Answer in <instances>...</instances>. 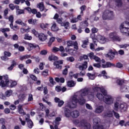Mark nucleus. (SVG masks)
Listing matches in <instances>:
<instances>
[{"mask_svg": "<svg viewBox=\"0 0 129 129\" xmlns=\"http://www.w3.org/2000/svg\"><path fill=\"white\" fill-rule=\"evenodd\" d=\"M101 73L103 74V77L104 79H108L110 78L109 76H107V74H106L105 71H102Z\"/></svg>", "mask_w": 129, "mask_h": 129, "instance_id": "obj_41", "label": "nucleus"}, {"mask_svg": "<svg viewBox=\"0 0 129 129\" xmlns=\"http://www.w3.org/2000/svg\"><path fill=\"white\" fill-rule=\"evenodd\" d=\"M100 122V118H95L93 120V129H103V126L102 125L99 124Z\"/></svg>", "mask_w": 129, "mask_h": 129, "instance_id": "obj_6", "label": "nucleus"}, {"mask_svg": "<svg viewBox=\"0 0 129 129\" xmlns=\"http://www.w3.org/2000/svg\"><path fill=\"white\" fill-rule=\"evenodd\" d=\"M104 108L102 106H99L95 110V113H101L103 111Z\"/></svg>", "mask_w": 129, "mask_h": 129, "instance_id": "obj_19", "label": "nucleus"}, {"mask_svg": "<svg viewBox=\"0 0 129 129\" xmlns=\"http://www.w3.org/2000/svg\"><path fill=\"white\" fill-rule=\"evenodd\" d=\"M51 30L52 32H57L59 30V28L57 26V24L55 23H53L51 26Z\"/></svg>", "mask_w": 129, "mask_h": 129, "instance_id": "obj_24", "label": "nucleus"}, {"mask_svg": "<svg viewBox=\"0 0 129 129\" xmlns=\"http://www.w3.org/2000/svg\"><path fill=\"white\" fill-rule=\"evenodd\" d=\"M12 56V53L5 51L4 52V56H1V58L3 61H8L9 60L8 57H11Z\"/></svg>", "mask_w": 129, "mask_h": 129, "instance_id": "obj_11", "label": "nucleus"}, {"mask_svg": "<svg viewBox=\"0 0 129 129\" xmlns=\"http://www.w3.org/2000/svg\"><path fill=\"white\" fill-rule=\"evenodd\" d=\"M49 26H50V24L48 23H42L40 24V27L41 29H43V30H45V29H48V28H49Z\"/></svg>", "mask_w": 129, "mask_h": 129, "instance_id": "obj_28", "label": "nucleus"}, {"mask_svg": "<svg viewBox=\"0 0 129 129\" xmlns=\"http://www.w3.org/2000/svg\"><path fill=\"white\" fill-rule=\"evenodd\" d=\"M67 61H70V62H74L75 59L73 56L69 57L67 58Z\"/></svg>", "mask_w": 129, "mask_h": 129, "instance_id": "obj_56", "label": "nucleus"}, {"mask_svg": "<svg viewBox=\"0 0 129 129\" xmlns=\"http://www.w3.org/2000/svg\"><path fill=\"white\" fill-rule=\"evenodd\" d=\"M9 83H11V85H8V86H9V87H15V86H16L17 84V82L16 81H9Z\"/></svg>", "mask_w": 129, "mask_h": 129, "instance_id": "obj_39", "label": "nucleus"}, {"mask_svg": "<svg viewBox=\"0 0 129 129\" xmlns=\"http://www.w3.org/2000/svg\"><path fill=\"white\" fill-rule=\"evenodd\" d=\"M68 68H70V66H66V68L62 71L63 75H67V74L68 73Z\"/></svg>", "mask_w": 129, "mask_h": 129, "instance_id": "obj_43", "label": "nucleus"}, {"mask_svg": "<svg viewBox=\"0 0 129 129\" xmlns=\"http://www.w3.org/2000/svg\"><path fill=\"white\" fill-rule=\"evenodd\" d=\"M10 83V80H9V77L7 76V79H4L0 82V86L1 87H7L9 86Z\"/></svg>", "mask_w": 129, "mask_h": 129, "instance_id": "obj_9", "label": "nucleus"}, {"mask_svg": "<svg viewBox=\"0 0 129 129\" xmlns=\"http://www.w3.org/2000/svg\"><path fill=\"white\" fill-rule=\"evenodd\" d=\"M29 58H31V55H25L23 56H20V60L23 61V60H26V59H29Z\"/></svg>", "mask_w": 129, "mask_h": 129, "instance_id": "obj_32", "label": "nucleus"}, {"mask_svg": "<svg viewBox=\"0 0 129 129\" xmlns=\"http://www.w3.org/2000/svg\"><path fill=\"white\" fill-rule=\"evenodd\" d=\"M106 57L110 59H113L114 58V52L112 50H109V52L106 55Z\"/></svg>", "mask_w": 129, "mask_h": 129, "instance_id": "obj_23", "label": "nucleus"}, {"mask_svg": "<svg viewBox=\"0 0 129 129\" xmlns=\"http://www.w3.org/2000/svg\"><path fill=\"white\" fill-rule=\"evenodd\" d=\"M74 41H69L67 42V45L68 47H73Z\"/></svg>", "mask_w": 129, "mask_h": 129, "instance_id": "obj_52", "label": "nucleus"}, {"mask_svg": "<svg viewBox=\"0 0 129 129\" xmlns=\"http://www.w3.org/2000/svg\"><path fill=\"white\" fill-rule=\"evenodd\" d=\"M85 75V72H81L80 73L75 74H73V72H70L69 73V76L71 77V78H72V77H74L75 78H78V77H80V76H84Z\"/></svg>", "mask_w": 129, "mask_h": 129, "instance_id": "obj_12", "label": "nucleus"}, {"mask_svg": "<svg viewBox=\"0 0 129 129\" xmlns=\"http://www.w3.org/2000/svg\"><path fill=\"white\" fill-rule=\"evenodd\" d=\"M113 113H114V111H107L103 113L102 116L103 117H111L113 116Z\"/></svg>", "mask_w": 129, "mask_h": 129, "instance_id": "obj_14", "label": "nucleus"}, {"mask_svg": "<svg viewBox=\"0 0 129 129\" xmlns=\"http://www.w3.org/2000/svg\"><path fill=\"white\" fill-rule=\"evenodd\" d=\"M120 49H126L127 47H129V44H124L119 45Z\"/></svg>", "mask_w": 129, "mask_h": 129, "instance_id": "obj_47", "label": "nucleus"}, {"mask_svg": "<svg viewBox=\"0 0 129 129\" xmlns=\"http://www.w3.org/2000/svg\"><path fill=\"white\" fill-rule=\"evenodd\" d=\"M80 124H81V126H82L85 129H91V124L88 123L86 120L83 119L82 120Z\"/></svg>", "mask_w": 129, "mask_h": 129, "instance_id": "obj_7", "label": "nucleus"}, {"mask_svg": "<svg viewBox=\"0 0 129 129\" xmlns=\"http://www.w3.org/2000/svg\"><path fill=\"white\" fill-rule=\"evenodd\" d=\"M10 28L13 29L14 31H17L20 29V27L18 25H13V23L10 24Z\"/></svg>", "mask_w": 129, "mask_h": 129, "instance_id": "obj_37", "label": "nucleus"}, {"mask_svg": "<svg viewBox=\"0 0 129 129\" xmlns=\"http://www.w3.org/2000/svg\"><path fill=\"white\" fill-rule=\"evenodd\" d=\"M81 25V26H83V27H84L85 28L86 27H88V22H87V21H85L82 22Z\"/></svg>", "mask_w": 129, "mask_h": 129, "instance_id": "obj_53", "label": "nucleus"}, {"mask_svg": "<svg viewBox=\"0 0 129 129\" xmlns=\"http://www.w3.org/2000/svg\"><path fill=\"white\" fill-rule=\"evenodd\" d=\"M0 124H2V125L6 124V119L3 118H0Z\"/></svg>", "mask_w": 129, "mask_h": 129, "instance_id": "obj_62", "label": "nucleus"}, {"mask_svg": "<svg viewBox=\"0 0 129 129\" xmlns=\"http://www.w3.org/2000/svg\"><path fill=\"white\" fill-rule=\"evenodd\" d=\"M62 64H63V60H58L53 63L54 66L57 69H61L62 68V66H61Z\"/></svg>", "mask_w": 129, "mask_h": 129, "instance_id": "obj_15", "label": "nucleus"}, {"mask_svg": "<svg viewBox=\"0 0 129 129\" xmlns=\"http://www.w3.org/2000/svg\"><path fill=\"white\" fill-rule=\"evenodd\" d=\"M86 9V6H85V5H83L82 7H80V10H81V14H83V12H84V11H85Z\"/></svg>", "mask_w": 129, "mask_h": 129, "instance_id": "obj_54", "label": "nucleus"}, {"mask_svg": "<svg viewBox=\"0 0 129 129\" xmlns=\"http://www.w3.org/2000/svg\"><path fill=\"white\" fill-rule=\"evenodd\" d=\"M38 37H39L40 41H42V42L46 41V40L48 39V36L45 35L44 33H40L38 34Z\"/></svg>", "mask_w": 129, "mask_h": 129, "instance_id": "obj_16", "label": "nucleus"}, {"mask_svg": "<svg viewBox=\"0 0 129 129\" xmlns=\"http://www.w3.org/2000/svg\"><path fill=\"white\" fill-rule=\"evenodd\" d=\"M18 109L19 113H20L21 114H23V115H25V114H26V113L24 112V110L23 109V105H19Z\"/></svg>", "mask_w": 129, "mask_h": 129, "instance_id": "obj_25", "label": "nucleus"}, {"mask_svg": "<svg viewBox=\"0 0 129 129\" xmlns=\"http://www.w3.org/2000/svg\"><path fill=\"white\" fill-rule=\"evenodd\" d=\"M87 76L89 77V79H91V80H94L95 79V75L92 74L91 73H88Z\"/></svg>", "mask_w": 129, "mask_h": 129, "instance_id": "obj_44", "label": "nucleus"}, {"mask_svg": "<svg viewBox=\"0 0 129 129\" xmlns=\"http://www.w3.org/2000/svg\"><path fill=\"white\" fill-rule=\"evenodd\" d=\"M70 20H71V23H77L78 22V19L77 18H73V15H71V16L69 17Z\"/></svg>", "mask_w": 129, "mask_h": 129, "instance_id": "obj_29", "label": "nucleus"}, {"mask_svg": "<svg viewBox=\"0 0 129 129\" xmlns=\"http://www.w3.org/2000/svg\"><path fill=\"white\" fill-rule=\"evenodd\" d=\"M61 121V118L57 117L55 118V120L53 122V125H59V121Z\"/></svg>", "mask_w": 129, "mask_h": 129, "instance_id": "obj_31", "label": "nucleus"}, {"mask_svg": "<svg viewBox=\"0 0 129 129\" xmlns=\"http://www.w3.org/2000/svg\"><path fill=\"white\" fill-rule=\"evenodd\" d=\"M28 49L29 51H30V50H33V49H40V47H39L38 45H37L35 44H32V43H29L28 44Z\"/></svg>", "mask_w": 129, "mask_h": 129, "instance_id": "obj_17", "label": "nucleus"}, {"mask_svg": "<svg viewBox=\"0 0 129 129\" xmlns=\"http://www.w3.org/2000/svg\"><path fill=\"white\" fill-rule=\"evenodd\" d=\"M49 71H48V70H45V71H44L42 72V75L43 76H48L49 73H48Z\"/></svg>", "mask_w": 129, "mask_h": 129, "instance_id": "obj_59", "label": "nucleus"}, {"mask_svg": "<svg viewBox=\"0 0 129 129\" xmlns=\"http://www.w3.org/2000/svg\"><path fill=\"white\" fill-rule=\"evenodd\" d=\"M16 65H17V62H16L15 60H13L12 64L9 68H8V70H10V71L13 70V69L14 68V67H15V66H16Z\"/></svg>", "mask_w": 129, "mask_h": 129, "instance_id": "obj_42", "label": "nucleus"}, {"mask_svg": "<svg viewBox=\"0 0 129 129\" xmlns=\"http://www.w3.org/2000/svg\"><path fill=\"white\" fill-rule=\"evenodd\" d=\"M25 119L27 123V126L29 128H32L34 126V123L32 120L30 119V114H27L26 116Z\"/></svg>", "mask_w": 129, "mask_h": 129, "instance_id": "obj_10", "label": "nucleus"}, {"mask_svg": "<svg viewBox=\"0 0 129 129\" xmlns=\"http://www.w3.org/2000/svg\"><path fill=\"white\" fill-rule=\"evenodd\" d=\"M18 39H19V36H18L17 35L14 34V35H13L12 39L13 40V41H18Z\"/></svg>", "mask_w": 129, "mask_h": 129, "instance_id": "obj_60", "label": "nucleus"}, {"mask_svg": "<svg viewBox=\"0 0 129 129\" xmlns=\"http://www.w3.org/2000/svg\"><path fill=\"white\" fill-rule=\"evenodd\" d=\"M28 23L31 25H36V24H37V20L31 19L28 20Z\"/></svg>", "mask_w": 129, "mask_h": 129, "instance_id": "obj_45", "label": "nucleus"}, {"mask_svg": "<svg viewBox=\"0 0 129 129\" xmlns=\"http://www.w3.org/2000/svg\"><path fill=\"white\" fill-rule=\"evenodd\" d=\"M0 30L2 33H4V34H5V33L6 32H10V31H11L9 28H1Z\"/></svg>", "mask_w": 129, "mask_h": 129, "instance_id": "obj_49", "label": "nucleus"}, {"mask_svg": "<svg viewBox=\"0 0 129 129\" xmlns=\"http://www.w3.org/2000/svg\"><path fill=\"white\" fill-rule=\"evenodd\" d=\"M93 90L95 91H101L103 93L104 96H105V99H104V102L106 104H112L114 101V97L111 96V95H107V92L106 90H104L103 88L96 87L93 89Z\"/></svg>", "mask_w": 129, "mask_h": 129, "instance_id": "obj_3", "label": "nucleus"}, {"mask_svg": "<svg viewBox=\"0 0 129 129\" xmlns=\"http://www.w3.org/2000/svg\"><path fill=\"white\" fill-rule=\"evenodd\" d=\"M55 80L56 82H60L61 83H64V82H65V79H64V78H55Z\"/></svg>", "mask_w": 129, "mask_h": 129, "instance_id": "obj_38", "label": "nucleus"}, {"mask_svg": "<svg viewBox=\"0 0 129 129\" xmlns=\"http://www.w3.org/2000/svg\"><path fill=\"white\" fill-rule=\"evenodd\" d=\"M114 17L113 12L106 10L103 14L102 19L103 20H112Z\"/></svg>", "mask_w": 129, "mask_h": 129, "instance_id": "obj_4", "label": "nucleus"}, {"mask_svg": "<svg viewBox=\"0 0 129 129\" xmlns=\"http://www.w3.org/2000/svg\"><path fill=\"white\" fill-rule=\"evenodd\" d=\"M49 82L52 84V85H55L56 84V83L54 82V79L52 77H49Z\"/></svg>", "mask_w": 129, "mask_h": 129, "instance_id": "obj_58", "label": "nucleus"}, {"mask_svg": "<svg viewBox=\"0 0 129 129\" xmlns=\"http://www.w3.org/2000/svg\"><path fill=\"white\" fill-rule=\"evenodd\" d=\"M115 5L117 8H121L122 2H121V0H115Z\"/></svg>", "mask_w": 129, "mask_h": 129, "instance_id": "obj_26", "label": "nucleus"}, {"mask_svg": "<svg viewBox=\"0 0 129 129\" xmlns=\"http://www.w3.org/2000/svg\"><path fill=\"white\" fill-rule=\"evenodd\" d=\"M27 95L26 94H21L19 95V99L20 101H24Z\"/></svg>", "mask_w": 129, "mask_h": 129, "instance_id": "obj_27", "label": "nucleus"}, {"mask_svg": "<svg viewBox=\"0 0 129 129\" xmlns=\"http://www.w3.org/2000/svg\"><path fill=\"white\" fill-rule=\"evenodd\" d=\"M129 87L126 85H122L120 88L121 92H128Z\"/></svg>", "mask_w": 129, "mask_h": 129, "instance_id": "obj_18", "label": "nucleus"}, {"mask_svg": "<svg viewBox=\"0 0 129 129\" xmlns=\"http://www.w3.org/2000/svg\"><path fill=\"white\" fill-rule=\"evenodd\" d=\"M119 108L122 112L125 111L127 109V105L126 103L121 104Z\"/></svg>", "mask_w": 129, "mask_h": 129, "instance_id": "obj_20", "label": "nucleus"}, {"mask_svg": "<svg viewBox=\"0 0 129 129\" xmlns=\"http://www.w3.org/2000/svg\"><path fill=\"white\" fill-rule=\"evenodd\" d=\"M97 39L99 42H100V43H101V44H105L106 42H108L107 38L101 35H98L97 36Z\"/></svg>", "mask_w": 129, "mask_h": 129, "instance_id": "obj_13", "label": "nucleus"}, {"mask_svg": "<svg viewBox=\"0 0 129 129\" xmlns=\"http://www.w3.org/2000/svg\"><path fill=\"white\" fill-rule=\"evenodd\" d=\"M37 8L39 9L40 12H43L45 10V6H44V3L41 2L37 4Z\"/></svg>", "mask_w": 129, "mask_h": 129, "instance_id": "obj_21", "label": "nucleus"}, {"mask_svg": "<svg viewBox=\"0 0 129 129\" xmlns=\"http://www.w3.org/2000/svg\"><path fill=\"white\" fill-rule=\"evenodd\" d=\"M75 84V82L73 81H69L67 82V85L69 87H74Z\"/></svg>", "mask_w": 129, "mask_h": 129, "instance_id": "obj_30", "label": "nucleus"}, {"mask_svg": "<svg viewBox=\"0 0 129 129\" xmlns=\"http://www.w3.org/2000/svg\"><path fill=\"white\" fill-rule=\"evenodd\" d=\"M31 33L32 34H33V35H34V36H35V37L39 36V33H38V32H37V31H36V30H35V29H32L31 30Z\"/></svg>", "mask_w": 129, "mask_h": 129, "instance_id": "obj_51", "label": "nucleus"}, {"mask_svg": "<svg viewBox=\"0 0 129 129\" xmlns=\"http://www.w3.org/2000/svg\"><path fill=\"white\" fill-rule=\"evenodd\" d=\"M24 39L25 40H31L32 39V37L31 36H29V34H26L25 35Z\"/></svg>", "mask_w": 129, "mask_h": 129, "instance_id": "obj_50", "label": "nucleus"}, {"mask_svg": "<svg viewBox=\"0 0 129 129\" xmlns=\"http://www.w3.org/2000/svg\"><path fill=\"white\" fill-rule=\"evenodd\" d=\"M61 26L64 27L65 29H68V27H69V22H67L62 23L61 24Z\"/></svg>", "mask_w": 129, "mask_h": 129, "instance_id": "obj_48", "label": "nucleus"}, {"mask_svg": "<svg viewBox=\"0 0 129 129\" xmlns=\"http://www.w3.org/2000/svg\"><path fill=\"white\" fill-rule=\"evenodd\" d=\"M12 93H13L12 90H8L5 92V95L6 97H10L12 95Z\"/></svg>", "mask_w": 129, "mask_h": 129, "instance_id": "obj_46", "label": "nucleus"}, {"mask_svg": "<svg viewBox=\"0 0 129 129\" xmlns=\"http://www.w3.org/2000/svg\"><path fill=\"white\" fill-rule=\"evenodd\" d=\"M56 38L55 37H51L50 39H49V41L48 43V45L49 46V47H51V45H52L53 42L55 41Z\"/></svg>", "mask_w": 129, "mask_h": 129, "instance_id": "obj_33", "label": "nucleus"}, {"mask_svg": "<svg viewBox=\"0 0 129 129\" xmlns=\"http://www.w3.org/2000/svg\"><path fill=\"white\" fill-rule=\"evenodd\" d=\"M95 87H98V86H96L93 87L92 92H90L89 89L87 88H85L80 90V91L79 93L82 98H80V101H79V102L81 105H83V104L85 103V96H86L88 98L89 100H91V101H92V100L94 99V95L95 94V92H98L96 94V97H97V98L99 100H101V101H104L105 96L102 95L103 94V93L101 92V91L100 90L96 91L94 90L93 89L95 88ZM99 91H101V93L98 92Z\"/></svg>", "mask_w": 129, "mask_h": 129, "instance_id": "obj_1", "label": "nucleus"}, {"mask_svg": "<svg viewBox=\"0 0 129 129\" xmlns=\"http://www.w3.org/2000/svg\"><path fill=\"white\" fill-rule=\"evenodd\" d=\"M113 66V64L110 62H107L105 64H102V67L103 68H108V67H111Z\"/></svg>", "mask_w": 129, "mask_h": 129, "instance_id": "obj_35", "label": "nucleus"}, {"mask_svg": "<svg viewBox=\"0 0 129 129\" xmlns=\"http://www.w3.org/2000/svg\"><path fill=\"white\" fill-rule=\"evenodd\" d=\"M114 80L116 81L118 85H122V83H123V80L120 79H115Z\"/></svg>", "mask_w": 129, "mask_h": 129, "instance_id": "obj_36", "label": "nucleus"}, {"mask_svg": "<svg viewBox=\"0 0 129 129\" xmlns=\"http://www.w3.org/2000/svg\"><path fill=\"white\" fill-rule=\"evenodd\" d=\"M25 10L26 11H28V13L29 14H33V15H36L37 14V10L36 9H32L30 7H27L25 8Z\"/></svg>", "mask_w": 129, "mask_h": 129, "instance_id": "obj_22", "label": "nucleus"}, {"mask_svg": "<svg viewBox=\"0 0 129 129\" xmlns=\"http://www.w3.org/2000/svg\"><path fill=\"white\" fill-rule=\"evenodd\" d=\"M119 108V103L116 101L114 103V110H116V111H117Z\"/></svg>", "mask_w": 129, "mask_h": 129, "instance_id": "obj_40", "label": "nucleus"}, {"mask_svg": "<svg viewBox=\"0 0 129 129\" xmlns=\"http://www.w3.org/2000/svg\"><path fill=\"white\" fill-rule=\"evenodd\" d=\"M87 62L84 61L82 64L78 63L76 64V68H78L80 71H84L87 69Z\"/></svg>", "mask_w": 129, "mask_h": 129, "instance_id": "obj_8", "label": "nucleus"}, {"mask_svg": "<svg viewBox=\"0 0 129 129\" xmlns=\"http://www.w3.org/2000/svg\"><path fill=\"white\" fill-rule=\"evenodd\" d=\"M73 46L74 47V49H76V50H78V43H77V41H75L74 42Z\"/></svg>", "mask_w": 129, "mask_h": 129, "instance_id": "obj_63", "label": "nucleus"}, {"mask_svg": "<svg viewBox=\"0 0 129 129\" xmlns=\"http://www.w3.org/2000/svg\"><path fill=\"white\" fill-rule=\"evenodd\" d=\"M80 98H82V97H81L79 92L77 93L73 96L70 101L68 103L67 106L66 107L64 110L65 115L67 117H70V116H72V117L77 118V117H78V116L80 115L79 111L77 110H75L71 113L69 109H67V107H69V108H76L77 106L78 102L79 103V101H80Z\"/></svg>", "mask_w": 129, "mask_h": 129, "instance_id": "obj_2", "label": "nucleus"}, {"mask_svg": "<svg viewBox=\"0 0 129 129\" xmlns=\"http://www.w3.org/2000/svg\"><path fill=\"white\" fill-rule=\"evenodd\" d=\"M109 39H110L112 41H116V42H121L122 40L120 36L117 35V32H113L109 34Z\"/></svg>", "mask_w": 129, "mask_h": 129, "instance_id": "obj_5", "label": "nucleus"}, {"mask_svg": "<svg viewBox=\"0 0 129 129\" xmlns=\"http://www.w3.org/2000/svg\"><path fill=\"white\" fill-rule=\"evenodd\" d=\"M6 96H5V95L3 93H0V98L1 99H3V100H6L7 99Z\"/></svg>", "mask_w": 129, "mask_h": 129, "instance_id": "obj_61", "label": "nucleus"}, {"mask_svg": "<svg viewBox=\"0 0 129 129\" xmlns=\"http://www.w3.org/2000/svg\"><path fill=\"white\" fill-rule=\"evenodd\" d=\"M89 57L90 58V59H93L95 55H94V53L93 52H90L89 53Z\"/></svg>", "mask_w": 129, "mask_h": 129, "instance_id": "obj_64", "label": "nucleus"}, {"mask_svg": "<svg viewBox=\"0 0 129 129\" xmlns=\"http://www.w3.org/2000/svg\"><path fill=\"white\" fill-rule=\"evenodd\" d=\"M30 31V28L28 29H24V28H21V32L22 33V34H24V33H26V32H29Z\"/></svg>", "mask_w": 129, "mask_h": 129, "instance_id": "obj_57", "label": "nucleus"}, {"mask_svg": "<svg viewBox=\"0 0 129 129\" xmlns=\"http://www.w3.org/2000/svg\"><path fill=\"white\" fill-rule=\"evenodd\" d=\"M16 14L17 15H22V14H24V10L17 9L16 11Z\"/></svg>", "mask_w": 129, "mask_h": 129, "instance_id": "obj_55", "label": "nucleus"}, {"mask_svg": "<svg viewBox=\"0 0 129 129\" xmlns=\"http://www.w3.org/2000/svg\"><path fill=\"white\" fill-rule=\"evenodd\" d=\"M16 24H17L18 25H21V26H26V24H25L21 19H17L15 21Z\"/></svg>", "mask_w": 129, "mask_h": 129, "instance_id": "obj_34", "label": "nucleus"}]
</instances>
